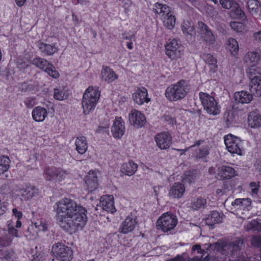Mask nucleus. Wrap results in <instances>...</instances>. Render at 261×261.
Masks as SVG:
<instances>
[{
	"instance_id": "f257e3e1",
	"label": "nucleus",
	"mask_w": 261,
	"mask_h": 261,
	"mask_svg": "<svg viewBox=\"0 0 261 261\" xmlns=\"http://www.w3.org/2000/svg\"><path fill=\"white\" fill-rule=\"evenodd\" d=\"M57 220L59 225L67 231L75 232L79 228H82L86 221V215L80 213L82 207L69 198L61 200L57 203Z\"/></svg>"
},
{
	"instance_id": "f03ea898",
	"label": "nucleus",
	"mask_w": 261,
	"mask_h": 261,
	"mask_svg": "<svg viewBox=\"0 0 261 261\" xmlns=\"http://www.w3.org/2000/svg\"><path fill=\"white\" fill-rule=\"evenodd\" d=\"M189 91V87L185 80H180L168 87L166 90V96L170 101H177L184 98Z\"/></svg>"
},
{
	"instance_id": "7ed1b4c3",
	"label": "nucleus",
	"mask_w": 261,
	"mask_h": 261,
	"mask_svg": "<svg viewBox=\"0 0 261 261\" xmlns=\"http://www.w3.org/2000/svg\"><path fill=\"white\" fill-rule=\"evenodd\" d=\"M100 97V91L98 89H94L89 87L83 94L82 106L85 115L89 114L96 106Z\"/></svg>"
},
{
	"instance_id": "20e7f679",
	"label": "nucleus",
	"mask_w": 261,
	"mask_h": 261,
	"mask_svg": "<svg viewBox=\"0 0 261 261\" xmlns=\"http://www.w3.org/2000/svg\"><path fill=\"white\" fill-rule=\"evenodd\" d=\"M177 220L175 216L170 213H166L158 219L156 223L157 229L164 232L173 229L176 225Z\"/></svg>"
},
{
	"instance_id": "39448f33",
	"label": "nucleus",
	"mask_w": 261,
	"mask_h": 261,
	"mask_svg": "<svg viewBox=\"0 0 261 261\" xmlns=\"http://www.w3.org/2000/svg\"><path fill=\"white\" fill-rule=\"evenodd\" d=\"M51 253L60 261H70L72 258V251L68 246L58 243L52 247Z\"/></svg>"
},
{
	"instance_id": "423d86ee",
	"label": "nucleus",
	"mask_w": 261,
	"mask_h": 261,
	"mask_svg": "<svg viewBox=\"0 0 261 261\" xmlns=\"http://www.w3.org/2000/svg\"><path fill=\"white\" fill-rule=\"evenodd\" d=\"M199 95L204 109L208 113L213 115L219 114L220 111L217 103L213 96L204 92H200Z\"/></svg>"
},
{
	"instance_id": "0eeeda50",
	"label": "nucleus",
	"mask_w": 261,
	"mask_h": 261,
	"mask_svg": "<svg viewBox=\"0 0 261 261\" xmlns=\"http://www.w3.org/2000/svg\"><path fill=\"white\" fill-rule=\"evenodd\" d=\"M224 142L229 152L238 155L242 154V142L239 138L229 134L225 137Z\"/></svg>"
},
{
	"instance_id": "6e6552de",
	"label": "nucleus",
	"mask_w": 261,
	"mask_h": 261,
	"mask_svg": "<svg viewBox=\"0 0 261 261\" xmlns=\"http://www.w3.org/2000/svg\"><path fill=\"white\" fill-rule=\"evenodd\" d=\"M67 174L66 171L54 167H45L44 170L45 178L49 181H61L66 177Z\"/></svg>"
},
{
	"instance_id": "1a4fd4ad",
	"label": "nucleus",
	"mask_w": 261,
	"mask_h": 261,
	"mask_svg": "<svg viewBox=\"0 0 261 261\" xmlns=\"http://www.w3.org/2000/svg\"><path fill=\"white\" fill-rule=\"evenodd\" d=\"M198 28L200 31L201 37L208 44H213L215 41V37L209 27L202 21L198 22Z\"/></svg>"
},
{
	"instance_id": "9d476101",
	"label": "nucleus",
	"mask_w": 261,
	"mask_h": 261,
	"mask_svg": "<svg viewBox=\"0 0 261 261\" xmlns=\"http://www.w3.org/2000/svg\"><path fill=\"white\" fill-rule=\"evenodd\" d=\"M129 120L130 123L135 127H141L146 123L145 116L140 112L133 110L129 114Z\"/></svg>"
},
{
	"instance_id": "9b49d317",
	"label": "nucleus",
	"mask_w": 261,
	"mask_h": 261,
	"mask_svg": "<svg viewBox=\"0 0 261 261\" xmlns=\"http://www.w3.org/2000/svg\"><path fill=\"white\" fill-rule=\"evenodd\" d=\"M179 46L175 39H172L165 46L166 54L171 59L173 60L180 57Z\"/></svg>"
},
{
	"instance_id": "f8f14e48",
	"label": "nucleus",
	"mask_w": 261,
	"mask_h": 261,
	"mask_svg": "<svg viewBox=\"0 0 261 261\" xmlns=\"http://www.w3.org/2000/svg\"><path fill=\"white\" fill-rule=\"evenodd\" d=\"M124 122L121 117H116L112 127L113 136L116 138L120 139L124 135Z\"/></svg>"
},
{
	"instance_id": "ddd939ff",
	"label": "nucleus",
	"mask_w": 261,
	"mask_h": 261,
	"mask_svg": "<svg viewBox=\"0 0 261 261\" xmlns=\"http://www.w3.org/2000/svg\"><path fill=\"white\" fill-rule=\"evenodd\" d=\"M172 138L166 133L158 134L155 137V141L159 147L162 149L168 148L171 144Z\"/></svg>"
},
{
	"instance_id": "4468645a",
	"label": "nucleus",
	"mask_w": 261,
	"mask_h": 261,
	"mask_svg": "<svg viewBox=\"0 0 261 261\" xmlns=\"http://www.w3.org/2000/svg\"><path fill=\"white\" fill-rule=\"evenodd\" d=\"M113 197L110 196H101L99 202V206L108 212L113 213L116 211L114 206Z\"/></svg>"
},
{
	"instance_id": "2eb2a0df",
	"label": "nucleus",
	"mask_w": 261,
	"mask_h": 261,
	"mask_svg": "<svg viewBox=\"0 0 261 261\" xmlns=\"http://www.w3.org/2000/svg\"><path fill=\"white\" fill-rule=\"evenodd\" d=\"M85 181L89 191L95 190L98 186L96 173L92 170L90 171L85 177Z\"/></svg>"
},
{
	"instance_id": "dca6fc26",
	"label": "nucleus",
	"mask_w": 261,
	"mask_h": 261,
	"mask_svg": "<svg viewBox=\"0 0 261 261\" xmlns=\"http://www.w3.org/2000/svg\"><path fill=\"white\" fill-rule=\"evenodd\" d=\"M147 96V91L144 87L138 88L136 92L133 94L134 101L138 105H142L144 102H148L149 99Z\"/></svg>"
},
{
	"instance_id": "f3484780",
	"label": "nucleus",
	"mask_w": 261,
	"mask_h": 261,
	"mask_svg": "<svg viewBox=\"0 0 261 261\" xmlns=\"http://www.w3.org/2000/svg\"><path fill=\"white\" fill-rule=\"evenodd\" d=\"M136 220L133 218L128 216L124 221L121 224L119 231L122 233H127L133 231L135 228L136 225Z\"/></svg>"
},
{
	"instance_id": "a211bd4d",
	"label": "nucleus",
	"mask_w": 261,
	"mask_h": 261,
	"mask_svg": "<svg viewBox=\"0 0 261 261\" xmlns=\"http://www.w3.org/2000/svg\"><path fill=\"white\" fill-rule=\"evenodd\" d=\"M248 123L251 128H258L261 126V114L257 111L250 112L248 116Z\"/></svg>"
},
{
	"instance_id": "6ab92c4d",
	"label": "nucleus",
	"mask_w": 261,
	"mask_h": 261,
	"mask_svg": "<svg viewBox=\"0 0 261 261\" xmlns=\"http://www.w3.org/2000/svg\"><path fill=\"white\" fill-rule=\"evenodd\" d=\"M234 99L237 103H248L252 100L253 95L251 92L242 91L234 93Z\"/></svg>"
},
{
	"instance_id": "aec40b11",
	"label": "nucleus",
	"mask_w": 261,
	"mask_h": 261,
	"mask_svg": "<svg viewBox=\"0 0 261 261\" xmlns=\"http://www.w3.org/2000/svg\"><path fill=\"white\" fill-rule=\"evenodd\" d=\"M47 111L44 108L36 107L32 111L33 119L36 122H42L47 116Z\"/></svg>"
},
{
	"instance_id": "412c9836",
	"label": "nucleus",
	"mask_w": 261,
	"mask_h": 261,
	"mask_svg": "<svg viewBox=\"0 0 261 261\" xmlns=\"http://www.w3.org/2000/svg\"><path fill=\"white\" fill-rule=\"evenodd\" d=\"M185 191V187L184 185L176 182L170 188L169 195L174 198H179L182 196Z\"/></svg>"
},
{
	"instance_id": "4be33fe9",
	"label": "nucleus",
	"mask_w": 261,
	"mask_h": 261,
	"mask_svg": "<svg viewBox=\"0 0 261 261\" xmlns=\"http://www.w3.org/2000/svg\"><path fill=\"white\" fill-rule=\"evenodd\" d=\"M218 169L221 179H230L236 175V171L231 167L222 166Z\"/></svg>"
},
{
	"instance_id": "5701e85b",
	"label": "nucleus",
	"mask_w": 261,
	"mask_h": 261,
	"mask_svg": "<svg viewBox=\"0 0 261 261\" xmlns=\"http://www.w3.org/2000/svg\"><path fill=\"white\" fill-rule=\"evenodd\" d=\"M101 79L108 83H111L118 78V75L108 67L103 69L101 72Z\"/></svg>"
},
{
	"instance_id": "b1692460",
	"label": "nucleus",
	"mask_w": 261,
	"mask_h": 261,
	"mask_svg": "<svg viewBox=\"0 0 261 261\" xmlns=\"http://www.w3.org/2000/svg\"><path fill=\"white\" fill-rule=\"evenodd\" d=\"M249 91L252 95L261 97V79L253 80L250 82Z\"/></svg>"
},
{
	"instance_id": "393cba45",
	"label": "nucleus",
	"mask_w": 261,
	"mask_h": 261,
	"mask_svg": "<svg viewBox=\"0 0 261 261\" xmlns=\"http://www.w3.org/2000/svg\"><path fill=\"white\" fill-rule=\"evenodd\" d=\"M39 50L45 55L51 56L58 51V48L55 44H48L40 43L38 45Z\"/></svg>"
},
{
	"instance_id": "a878e982",
	"label": "nucleus",
	"mask_w": 261,
	"mask_h": 261,
	"mask_svg": "<svg viewBox=\"0 0 261 261\" xmlns=\"http://www.w3.org/2000/svg\"><path fill=\"white\" fill-rule=\"evenodd\" d=\"M153 11L161 17H164V18H165L166 16L170 13L169 7L168 6L158 3L154 4Z\"/></svg>"
},
{
	"instance_id": "bb28decb",
	"label": "nucleus",
	"mask_w": 261,
	"mask_h": 261,
	"mask_svg": "<svg viewBox=\"0 0 261 261\" xmlns=\"http://www.w3.org/2000/svg\"><path fill=\"white\" fill-rule=\"evenodd\" d=\"M137 164L129 162L122 165L121 171L127 175L131 176L135 174L137 170Z\"/></svg>"
},
{
	"instance_id": "cd10ccee",
	"label": "nucleus",
	"mask_w": 261,
	"mask_h": 261,
	"mask_svg": "<svg viewBox=\"0 0 261 261\" xmlns=\"http://www.w3.org/2000/svg\"><path fill=\"white\" fill-rule=\"evenodd\" d=\"M76 149L80 154L85 153L88 148L86 139L85 137L77 138L75 141Z\"/></svg>"
},
{
	"instance_id": "c85d7f7f",
	"label": "nucleus",
	"mask_w": 261,
	"mask_h": 261,
	"mask_svg": "<svg viewBox=\"0 0 261 261\" xmlns=\"http://www.w3.org/2000/svg\"><path fill=\"white\" fill-rule=\"evenodd\" d=\"M259 55L256 52H248L245 57L244 61L247 64H252V65H256L259 60Z\"/></svg>"
},
{
	"instance_id": "c756f323",
	"label": "nucleus",
	"mask_w": 261,
	"mask_h": 261,
	"mask_svg": "<svg viewBox=\"0 0 261 261\" xmlns=\"http://www.w3.org/2000/svg\"><path fill=\"white\" fill-rule=\"evenodd\" d=\"M247 7L249 12L252 15H257L260 9V4L257 0H249Z\"/></svg>"
},
{
	"instance_id": "7c9ffc66",
	"label": "nucleus",
	"mask_w": 261,
	"mask_h": 261,
	"mask_svg": "<svg viewBox=\"0 0 261 261\" xmlns=\"http://www.w3.org/2000/svg\"><path fill=\"white\" fill-rule=\"evenodd\" d=\"M10 163V160L7 156L0 155V175L9 170Z\"/></svg>"
},
{
	"instance_id": "2f4dec72",
	"label": "nucleus",
	"mask_w": 261,
	"mask_h": 261,
	"mask_svg": "<svg viewBox=\"0 0 261 261\" xmlns=\"http://www.w3.org/2000/svg\"><path fill=\"white\" fill-rule=\"evenodd\" d=\"M247 74L250 82L255 79H261L259 69L255 65H251L247 70Z\"/></svg>"
},
{
	"instance_id": "473e14b6",
	"label": "nucleus",
	"mask_w": 261,
	"mask_h": 261,
	"mask_svg": "<svg viewBox=\"0 0 261 261\" xmlns=\"http://www.w3.org/2000/svg\"><path fill=\"white\" fill-rule=\"evenodd\" d=\"M222 219V217L220 216L218 212L213 211L211 215H208L206 218V221L208 224L212 225L213 224L221 222Z\"/></svg>"
},
{
	"instance_id": "72a5a7b5",
	"label": "nucleus",
	"mask_w": 261,
	"mask_h": 261,
	"mask_svg": "<svg viewBox=\"0 0 261 261\" xmlns=\"http://www.w3.org/2000/svg\"><path fill=\"white\" fill-rule=\"evenodd\" d=\"M32 63L36 67L44 70L50 64L46 59L39 57H36L33 59Z\"/></svg>"
},
{
	"instance_id": "f704fd0d",
	"label": "nucleus",
	"mask_w": 261,
	"mask_h": 261,
	"mask_svg": "<svg viewBox=\"0 0 261 261\" xmlns=\"http://www.w3.org/2000/svg\"><path fill=\"white\" fill-rule=\"evenodd\" d=\"M245 229L247 231H261V223L257 220H252L249 222L246 226Z\"/></svg>"
},
{
	"instance_id": "c9c22d12",
	"label": "nucleus",
	"mask_w": 261,
	"mask_h": 261,
	"mask_svg": "<svg viewBox=\"0 0 261 261\" xmlns=\"http://www.w3.org/2000/svg\"><path fill=\"white\" fill-rule=\"evenodd\" d=\"M228 45L231 54L235 56L239 50L238 42L233 38H229L228 40Z\"/></svg>"
},
{
	"instance_id": "e433bc0d",
	"label": "nucleus",
	"mask_w": 261,
	"mask_h": 261,
	"mask_svg": "<svg viewBox=\"0 0 261 261\" xmlns=\"http://www.w3.org/2000/svg\"><path fill=\"white\" fill-rule=\"evenodd\" d=\"M206 203V200L205 198L199 197L192 203L191 207L193 210H198L201 207L204 208Z\"/></svg>"
},
{
	"instance_id": "4c0bfd02",
	"label": "nucleus",
	"mask_w": 261,
	"mask_h": 261,
	"mask_svg": "<svg viewBox=\"0 0 261 261\" xmlns=\"http://www.w3.org/2000/svg\"><path fill=\"white\" fill-rule=\"evenodd\" d=\"M231 204L245 208L250 206L251 200L249 198L236 199Z\"/></svg>"
},
{
	"instance_id": "58836bf2",
	"label": "nucleus",
	"mask_w": 261,
	"mask_h": 261,
	"mask_svg": "<svg viewBox=\"0 0 261 261\" xmlns=\"http://www.w3.org/2000/svg\"><path fill=\"white\" fill-rule=\"evenodd\" d=\"M166 17L167 18H164V25L169 29L171 30L175 25L176 21L175 17L174 16L170 13L169 15H167Z\"/></svg>"
},
{
	"instance_id": "ea45409f",
	"label": "nucleus",
	"mask_w": 261,
	"mask_h": 261,
	"mask_svg": "<svg viewBox=\"0 0 261 261\" xmlns=\"http://www.w3.org/2000/svg\"><path fill=\"white\" fill-rule=\"evenodd\" d=\"M203 59L206 63L211 66V70H214L217 67L216 65L217 60L213 55L211 54L204 55Z\"/></svg>"
},
{
	"instance_id": "a19ab883",
	"label": "nucleus",
	"mask_w": 261,
	"mask_h": 261,
	"mask_svg": "<svg viewBox=\"0 0 261 261\" xmlns=\"http://www.w3.org/2000/svg\"><path fill=\"white\" fill-rule=\"evenodd\" d=\"M182 30L184 34L193 36L195 34L194 27L189 22H184Z\"/></svg>"
},
{
	"instance_id": "79ce46f5",
	"label": "nucleus",
	"mask_w": 261,
	"mask_h": 261,
	"mask_svg": "<svg viewBox=\"0 0 261 261\" xmlns=\"http://www.w3.org/2000/svg\"><path fill=\"white\" fill-rule=\"evenodd\" d=\"M54 96L57 100H63L67 98L68 94L65 93L64 90L55 89Z\"/></svg>"
},
{
	"instance_id": "37998d69",
	"label": "nucleus",
	"mask_w": 261,
	"mask_h": 261,
	"mask_svg": "<svg viewBox=\"0 0 261 261\" xmlns=\"http://www.w3.org/2000/svg\"><path fill=\"white\" fill-rule=\"evenodd\" d=\"M38 193V189L34 187H29L23 190L22 195L27 196L28 198H31Z\"/></svg>"
},
{
	"instance_id": "c03bdc74",
	"label": "nucleus",
	"mask_w": 261,
	"mask_h": 261,
	"mask_svg": "<svg viewBox=\"0 0 261 261\" xmlns=\"http://www.w3.org/2000/svg\"><path fill=\"white\" fill-rule=\"evenodd\" d=\"M209 154L208 148L206 146H203L199 148L196 150V158L197 159H201L205 157Z\"/></svg>"
},
{
	"instance_id": "a18cd8bd",
	"label": "nucleus",
	"mask_w": 261,
	"mask_h": 261,
	"mask_svg": "<svg viewBox=\"0 0 261 261\" xmlns=\"http://www.w3.org/2000/svg\"><path fill=\"white\" fill-rule=\"evenodd\" d=\"M45 71L53 78L57 79L59 76V72L56 70L55 67L51 63L45 68Z\"/></svg>"
},
{
	"instance_id": "49530a36",
	"label": "nucleus",
	"mask_w": 261,
	"mask_h": 261,
	"mask_svg": "<svg viewBox=\"0 0 261 261\" xmlns=\"http://www.w3.org/2000/svg\"><path fill=\"white\" fill-rule=\"evenodd\" d=\"M220 3L223 8L229 9L233 7H237V3L234 0H219Z\"/></svg>"
},
{
	"instance_id": "de8ad7c7",
	"label": "nucleus",
	"mask_w": 261,
	"mask_h": 261,
	"mask_svg": "<svg viewBox=\"0 0 261 261\" xmlns=\"http://www.w3.org/2000/svg\"><path fill=\"white\" fill-rule=\"evenodd\" d=\"M232 10L234 9L233 13L235 14V16L238 19H241L244 20L245 19V15L243 11H242L238 7V5L237 3V7H233L231 8Z\"/></svg>"
},
{
	"instance_id": "09e8293b",
	"label": "nucleus",
	"mask_w": 261,
	"mask_h": 261,
	"mask_svg": "<svg viewBox=\"0 0 261 261\" xmlns=\"http://www.w3.org/2000/svg\"><path fill=\"white\" fill-rule=\"evenodd\" d=\"M230 26L232 30L237 32H241L244 29L243 24L238 22H231L230 23Z\"/></svg>"
},
{
	"instance_id": "8fccbe9b",
	"label": "nucleus",
	"mask_w": 261,
	"mask_h": 261,
	"mask_svg": "<svg viewBox=\"0 0 261 261\" xmlns=\"http://www.w3.org/2000/svg\"><path fill=\"white\" fill-rule=\"evenodd\" d=\"M12 239L8 236L0 237V245L2 247L9 246L11 242Z\"/></svg>"
},
{
	"instance_id": "3c124183",
	"label": "nucleus",
	"mask_w": 261,
	"mask_h": 261,
	"mask_svg": "<svg viewBox=\"0 0 261 261\" xmlns=\"http://www.w3.org/2000/svg\"><path fill=\"white\" fill-rule=\"evenodd\" d=\"M230 243L233 248V251H234V254H237V253L241 249V246L243 244V241L241 240H237L234 242Z\"/></svg>"
},
{
	"instance_id": "603ef678",
	"label": "nucleus",
	"mask_w": 261,
	"mask_h": 261,
	"mask_svg": "<svg viewBox=\"0 0 261 261\" xmlns=\"http://www.w3.org/2000/svg\"><path fill=\"white\" fill-rule=\"evenodd\" d=\"M223 251L224 252L223 254H225L226 255H234V251H233V248L231 246L230 243L226 244L223 248Z\"/></svg>"
},
{
	"instance_id": "864d4df0",
	"label": "nucleus",
	"mask_w": 261,
	"mask_h": 261,
	"mask_svg": "<svg viewBox=\"0 0 261 261\" xmlns=\"http://www.w3.org/2000/svg\"><path fill=\"white\" fill-rule=\"evenodd\" d=\"M224 119L226 125L229 127L234 121V116L232 113L228 112L225 113L224 116Z\"/></svg>"
},
{
	"instance_id": "5fc2aeb1",
	"label": "nucleus",
	"mask_w": 261,
	"mask_h": 261,
	"mask_svg": "<svg viewBox=\"0 0 261 261\" xmlns=\"http://www.w3.org/2000/svg\"><path fill=\"white\" fill-rule=\"evenodd\" d=\"M195 179V176L190 171L187 172L185 174V177L183 178V181L189 184L193 182Z\"/></svg>"
},
{
	"instance_id": "6e6d98bb",
	"label": "nucleus",
	"mask_w": 261,
	"mask_h": 261,
	"mask_svg": "<svg viewBox=\"0 0 261 261\" xmlns=\"http://www.w3.org/2000/svg\"><path fill=\"white\" fill-rule=\"evenodd\" d=\"M1 252L2 257L7 260L11 259L13 255V251L11 249L1 250Z\"/></svg>"
},
{
	"instance_id": "4d7b16f0",
	"label": "nucleus",
	"mask_w": 261,
	"mask_h": 261,
	"mask_svg": "<svg viewBox=\"0 0 261 261\" xmlns=\"http://www.w3.org/2000/svg\"><path fill=\"white\" fill-rule=\"evenodd\" d=\"M251 243L254 247L261 248V236L253 237Z\"/></svg>"
},
{
	"instance_id": "13d9d810",
	"label": "nucleus",
	"mask_w": 261,
	"mask_h": 261,
	"mask_svg": "<svg viewBox=\"0 0 261 261\" xmlns=\"http://www.w3.org/2000/svg\"><path fill=\"white\" fill-rule=\"evenodd\" d=\"M24 103L28 108H31L35 105V99L28 97L25 100Z\"/></svg>"
},
{
	"instance_id": "bf43d9fd",
	"label": "nucleus",
	"mask_w": 261,
	"mask_h": 261,
	"mask_svg": "<svg viewBox=\"0 0 261 261\" xmlns=\"http://www.w3.org/2000/svg\"><path fill=\"white\" fill-rule=\"evenodd\" d=\"M204 142V140H200L195 142L194 145L190 146L189 147L185 149H177V150L181 151L180 154H184L187 150H188L189 148L195 147L196 146H199L202 143Z\"/></svg>"
},
{
	"instance_id": "052dcab7",
	"label": "nucleus",
	"mask_w": 261,
	"mask_h": 261,
	"mask_svg": "<svg viewBox=\"0 0 261 261\" xmlns=\"http://www.w3.org/2000/svg\"><path fill=\"white\" fill-rule=\"evenodd\" d=\"M34 87L33 85H32V84H29V85L24 84L22 85L21 91L26 92L28 91H33V90H34Z\"/></svg>"
},
{
	"instance_id": "680f3d73",
	"label": "nucleus",
	"mask_w": 261,
	"mask_h": 261,
	"mask_svg": "<svg viewBox=\"0 0 261 261\" xmlns=\"http://www.w3.org/2000/svg\"><path fill=\"white\" fill-rule=\"evenodd\" d=\"M250 186L252 188V192L254 194H257L259 187L258 183L257 184L255 182H251L250 184Z\"/></svg>"
},
{
	"instance_id": "e2e57ef3",
	"label": "nucleus",
	"mask_w": 261,
	"mask_h": 261,
	"mask_svg": "<svg viewBox=\"0 0 261 261\" xmlns=\"http://www.w3.org/2000/svg\"><path fill=\"white\" fill-rule=\"evenodd\" d=\"M13 215L15 216L16 218L19 220L21 218L22 216V214L21 212L18 211L16 208H13Z\"/></svg>"
},
{
	"instance_id": "0e129e2a",
	"label": "nucleus",
	"mask_w": 261,
	"mask_h": 261,
	"mask_svg": "<svg viewBox=\"0 0 261 261\" xmlns=\"http://www.w3.org/2000/svg\"><path fill=\"white\" fill-rule=\"evenodd\" d=\"M9 233L12 235H14L16 237H18V231L13 227H9L8 230Z\"/></svg>"
},
{
	"instance_id": "69168bd1",
	"label": "nucleus",
	"mask_w": 261,
	"mask_h": 261,
	"mask_svg": "<svg viewBox=\"0 0 261 261\" xmlns=\"http://www.w3.org/2000/svg\"><path fill=\"white\" fill-rule=\"evenodd\" d=\"M192 250L194 251L197 250L198 253H201L204 252V250L201 248V246L200 245L196 244L193 246Z\"/></svg>"
},
{
	"instance_id": "338daca9",
	"label": "nucleus",
	"mask_w": 261,
	"mask_h": 261,
	"mask_svg": "<svg viewBox=\"0 0 261 261\" xmlns=\"http://www.w3.org/2000/svg\"><path fill=\"white\" fill-rule=\"evenodd\" d=\"M253 36L255 40L261 41V31L254 33Z\"/></svg>"
},
{
	"instance_id": "774afa93",
	"label": "nucleus",
	"mask_w": 261,
	"mask_h": 261,
	"mask_svg": "<svg viewBox=\"0 0 261 261\" xmlns=\"http://www.w3.org/2000/svg\"><path fill=\"white\" fill-rule=\"evenodd\" d=\"M256 170L261 174V160L255 165Z\"/></svg>"
}]
</instances>
